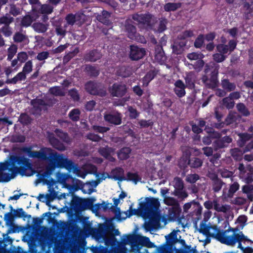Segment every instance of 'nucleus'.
<instances>
[{
    "mask_svg": "<svg viewBox=\"0 0 253 253\" xmlns=\"http://www.w3.org/2000/svg\"><path fill=\"white\" fill-rule=\"evenodd\" d=\"M80 111L78 109H74L69 114L70 118L73 121H77L79 118Z\"/></svg>",
    "mask_w": 253,
    "mask_h": 253,
    "instance_id": "obj_60",
    "label": "nucleus"
},
{
    "mask_svg": "<svg viewBox=\"0 0 253 253\" xmlns=\"http://www.w3.org/2000/svg\"><path fill=\"white\" fill-rule=\"evenodd\" d=\"M126 30L128 33V36L130 39L141 43H145L146 42L143 36H140L136 33L135 28L133 26L131 25H127L126 27Z\"/></svg>",
    "mask_w": 253,
    "mask_h": 253,
    "instance_id": "obj_13",
    "label": "nucleus"
},
{
    "mask_svg": "<svg viewBox=\"0 0 253 253\" xmlns=\"http://www.w3.org/2000/svg\"><path fill=\"white\" fill-rule=\"evenodd\" d=\"M100 56L101 54L100 53L97 51H93L90 53L87 59L91 61H95L97 59H99Z\"/></svg>",
    "mask_w": 253,
    "mask_h": 253,
    "instance_id": "obj_55",
    "label": "nucleus"
},
{
    "mask_svg": "<svg viewBox=\"0 0 253 253\" xmlns=\"http://www.w3.org/2000/svg\"><path fill=\"white\" fill-rule=\"evenodd\" d=\"M182 5L180 2L177 3H171L169 2L166 3L164 6V9L166 11H175L178 8H180Z\"/></svg>",
    "mask_w": 253,
    "mask_h": 253,
    "instance_id": "obj_32",
    "label": "nucleus"
},
{
    "mask_svg": "<svg viewBox=\"0 0 253 253\" xmlns=\"http://www.w3.org/2000/svg\"><path fill=\"white\" fill-rule=\"evenodd\" d=\"M129 212L128 217L133 214H137L144 219H155L158 216V199L152 197L146 198L143 200L141 199L138 209H130ZM123 214L125 215L123 219L127 217V212H124Z\"/></svg>",
    "mask_w": 253,
    "mask_h": 253,
    "instance_id": "obj_2",
    "label": "nucleus"
},
{
    "mask_svg": "<svg viewBox=\"0 0 253 253\" xmlns=\"http://www.w3.org/2000/svg\"><path fill=\"white\" fill-rule=\"evenodd\" d=\"M250 202L247 197L245 198L242 196L237 197L232 201V203L235 205L239 206H246L247 207L249 206Z\"/></svg>",
    "mask_w": 253,
    "mask_h": 253,
    "instance_id": "obj_26",
    "label": "nucleus"
},
{
    "mask_svg": "<svg viewBox=\"0 0 253 253\" xmlns=\"http://www.w3.org/2000/svg\"><path fill=\"white\" fill-rule=\"evenodd\" d=\"M247 219V216H246L245 215H240L237 219L236 221V223L239 224L241 228H243L246 224Z\"/></svg>",
    "mask_w": 253,
    "mask_h": 253,
    "instance_id": "obj_50",
    "label": "nucleus"
},
{
    "mask_svg": "<svg viewBox=\"0 0 253 253\" xmlns=\"http://www.w3.org/2000/svg\"><path fill=\"white\" fill-rule=\"evenodd\" d=\"M240 184L237 181L234 182L229 185V190L227 192L225 189L223 190L222 196L225 198H231L233 197L234 194L239 189Z\"/></svg>",
    "mask_w": 253,
    "mask_h": 253,
    "instance_id": "obj_15",
    "label": "nucleus"
},
{
    "mask_svg": "<svg viewBox=\"0 0 253 253\" xmlns=\"http://www.w3.org/2000/svg\"><path fill=\"white\" fill-rule=\"evenodd\" d=\"M226 55H223L219 52L212 55L213 60L217 63H220L224 61L226 59Z\"/></svg>",
    "mask_w": 253,
    "mask_h": 253,
    "instance_id": "obj_46",
    "label": "nucleus"
},
{
    "mask_svg": "<svg viewBox=\"0 0 253 253\" xmlns=\"http://www.w3.org/2000/svg\"><path fill=\"white\" fill-rule=\"evenodd\" d=\"M200 179V176L198 174L194 173V174H188L186 177L185 180L192 184H194L198 179Z\"/></svg>",
    "mask_w": 253,
    "mask_h": 253,
    "instance_id": "obj_43",
    "label": "nucleus"
},
{
    "mask_svg": "<svg viewBox=\"0 0 253 253\" xmlns=\"http://www.w3.org/2000/svg\"><path fill=\"white\" fill-rule=\"evenodd\" d=\"M231 228L223 232L217 228L215 225L209 223L202 222L200 225L199 232L207 237H211L224 244H232L234 242V235L231 233Z\"/></svg>",
    "mask_w": 253,
    "mask_h": 253,
    "instance_id": "obj_3",
    "label": "nucleus"
},
{
    "mask_svg": "<svg viewBox=\"0 0 253 253\" xmlns=\"http://www.w3.org/2000/svg\"><path fill=\"white\" fill-rule=\"evenodd\" d=\"M219 68V65L215 63L206 66L205 72L206 73L211 72V77L210 78H208L207 77L204 76L202 80L206 86L208 88H213L217 86L218 83L217 76Z\"/></svg>",
    "mask_w": 253,
    "mask_h": 253,
    "instance_id": "obj_5",
    "label": "nucleus"
},
{
    "mask_svg": "<svg viewBox=\"0 0 253 253\" xmlns=\"http://www.w3.org/2000/svg\"><path fill=\"white\" fill-rule=\"evenodd\" d=\"M220 173L223 178H229L233 175L232 172L225 169H221L220 170Z\"/></svg>",
    "mask_w": 253,
    "mask_h": 253,
    "instance_id": "obj_63",
    "label": "nucleus"
},
{
    "mask_svg": "<svg viewBox=\"0 0 253 253\" xmlns=\"http://www.w3.org/2000/svg\"><path fill=\"white\" fill-rule=\"evenodd\" d=\"M126 87L124 84H114L110 89V92L113 96H123L126 92Z\"/></svg>",
    "mask_w": 253,
    "mask_h": 253,
    "instance_id": "obj_17",
    "label": "nucleus"
},
{
    "mask_svg": "<svg viewBox=\"0 0 253 253\" xmlns=\"http://www.w3.org/2000/svg\"><path fill=\"white\" fill-rule=\"evenodd\" d=\"M31 147H25L23 149V151L27 154V155L31 158H38L41 160L48 161V166L44 171H40L39 173V178L42 181L44 184L48 186L49 194L46 197L49 199L51 198H54L56 194L54 190L55 182L52 179L50 180H45V177L50 175L52 170L56 168H65L70 172L75 174L77 176L84 178L88 173H93L96 171V168L91 164H86L82 168L83 171L73 164L72 162L68 160L63 155H57L53 151L47 148L41 149L39 151H33Z\"/></svg>",
    "mask_w": 253,
    "mask_h": 253,
    "instance_id": "obj_1",
    "label": "nucleus"
},
{
    "mask_svg": "<svg viewBox=\"0 0 253 253\" xmlns=\"http://www.w3.org/2000/svg\"><path fill=\"white\" fill-rule=\"evenodd\" d=\"M238 111L244 116H249L250 114V111L248 110L245 105L242 103H238L236 106Z\"/></svg>",
    "mask_w": 253,
    "mask_h": 253,
    "instance_id": "obj_37",
    "label": "nucleus"
},
{
    "mask_svg": "<svg viewBox=\"0 0 253 253\" xmlns=\"http://www.w3.org/2000/svg\"><path fill=\"white\" fill-rule=\"evenodd\" d=\"M240 139L238 141V145L240 147H243L247 141L250 140L251 138L250 134L247 133L240 134Z\"/></svg>",
    "mask_w": 253,
    "mask_h": 253,
    "instance_id": "obj_35",
    "label": "nucleus"
},
{
    "mask_svg": "<svg viewBox=\"0 0 253 253\" xmlns=\"http://www.w3.org/2000/svg\"><path fill=\"white\" fill-rule=\"evenodd\" d=\"M110 17V14L107 11H102V15H98L97 17L98 20L104 23L108 24L109 21L108 18Z\"/></svg>",
    "mask_w": 253,
    "mask_h": 253,
    "instance_id": "obj_38",
    "label": "nucleus"
},
{
    "mask_svg": "<svg viewBox=\"0 0 253 253\" xmlns=\"http://www.w3.org/2000/svg\"><path fill=\"white\" fill-rule=\"evenodd\" d=\"M32 104L34 108L39 109L40 110L44 109V103L41 99H37L36 100H33L32 101Z\"/></svg>",
    "mask_w": 253,
    "mask_h": 253,
    "instance_id": "obj_44",
    "label": "nucleus"
},
{
    "mask_svg": "<svg viewBox=\"0 0 253 253\" xmlns=\"http://www.w3.org/2000/svg\"><path fill=\"white\" fill-rule=\"evenodd\" d=\"M204 43V36L200 35L196 39L194 42V46L196 48H200Z\"/></svg>",
    "mask_w": 253,
    "mask_h": 253,
    "instance_id": "obj_58",
    "label": "nucleus"
},
{
    "mask_svg": "<svg viewBox=\"0 0 253 253\" xmlns=\"http://www.w3.org/2000/svg\"><path fill=\"white\" fill-rule=\"evenodd\" d=\"M179 230H173L170 234L165 236L166 243L159 247V253H173L172 246L179 242L177 233Z\"/></svg>",
    "mask_w": 253,
    "mask_h": 253,
    "instance_id": "obj_7",
    "label": "nucleus"
},
{
    "mask_svg": "<svg viewBox=\"0 0 253 253\" xmlns=\"http://www.w3.org/2000/svg\"><path fill=\"white\" fill-rule=\"evenodd\" d=\"M127 196V194L126 193H125V192H122L119 195V198H114L113 199V202H114V205L117 207L118 206L119 204H121V203H122L123 201H124V199L125 198H126Z\"/></svg>",
    "mask_w": 253,
    "mask_h": 253,
    "instance_id": "obj_48",
    "label": "nucleus"
},
{
    "mask_svg": "<svg viewBox=\"0 0 253 253\" xmlns=\"http://www.w3.org/2000/svg\"><path fill=\"white\" fill-rule=\"evenodd\" d=\"M213 204H214V210L217 212L226 213L230 210V206L229 205H220L217 199H214V203Z\"/></svg>",
    "mask_w": 253,
    "mask_h": 253,
    "instance_id": "obj_27",
    "label": "nucleus"
},
{
    "mask_svg": "<svg viewBox=\"0 0 253 253\" xmlns=\"http://www.w3.org/2000/svg\"><path fill=\"white\" fill-rule=\"evenodd\" d=\"M189 158L187 156H184L180 158L179 161V166L180 168H185L189 165Z\"/></svg>",
    "mask_w": 253,
    "mask_h": 253,
    "instance_id": "obj_56",
    "label": "nucleus"
},
{
    "mask_svg": "<svg viewBox=\"0 0 253 253\" xmlns=\"http://www.w3.org/2000/svg\"><path fill=\"white\" fill-rule=\"evenodd\" d=\"M15 176V174H9L4 172V170L0 169V181L8 182Z\"/></svg>",
    "mask_w": 253,
    "mask_h": 253,
    "instance_id": "obj_30",
    "label": "nucleus"
},
{
    "mask_svg": "<svg viewBox=\"0 0 253 253\" xmlns=\"http://www.w3.org/2000/svg\"><path fill=\"white\" fill-rule=\"evenodd\" d=\"M17 51V47L15 45H11L8 49V57L7 59L8 60H11L14 54L16 53Z\"/></svg>",
    "mask_w": 253,
    "mask_h": 253,
    "instance_id": "obj_59",
    "label": "nucleus"
},
{
    "mask_svg": "<svg viewBox=\"0 0 253 253\" xmlns=\"http://www.w3.org/2000/svg\"><path fill=\"white\" fill-rule=\"evenodd\" d=\"M131 152L129 148H124L120 150L118 155L119 159L121 160H125L129 157V155Z\"/></svg>",
    "mask_w": 253,
    "mask_h": 253,
    "instance_id": "obj_36",
    "label": "nucleus"
},
{
    "mask_svg": "<svg viewBox=\"0 0 253 253\" xmlns=\"http://www.w3.org/2000/svg\"><path fill=\"white\" fill-rule=\"evenodd\" d=\"M33 21L32 19L29 16L24 17L21 22V24L24 26H29L31 25Z\"/></svg>",
    "mask_w": 253,
    "mask_h": 253,
    "instance_id": "obj_61",
    "label": "nucleus"
},
{
    "mask_svg": "<svg viewBox=\"0 0 253 253\" xmlns=\"http://www.w3.org/2000/svg\"><path fill=\"white\" fill-rule=\"evenodd\" d=\"M222 104L226 108L230 109H232L235 105V102L229 96L224 98L222 100Z\"/></svg>",
    "mask_w": 253,
    "mask_h": 253,
    "instance_id": "obj_39",
    "label": "nucleus"
},
{
    "mask_svg": "<svg viewBox=\"0 0 253 253\" xmlns=\"http://www.w3.org/2000/svg\"><path fill=\"white\" fill-rule=\"evenodd\" d=\"M186 42V41H180L176 39L172 45L173 52L176 54L182 53Z\"/></svg>",
    "mask_w": 253,
    "mask_h": 253,
    "instance_id": "obj_18",
    "label": "nucleus"
},
{
    "mask_svg": "<svg viewBox=\"0 0 253 253\" xmlns=\"http://www.w3.org/2000/svg\"><path fill=\"white\" fill-rule=\"evenodd\" d=\"M202 209L200 203L195 200L186 203L183 206V213H187L188 216L195 221L201 219Z\"/></svg>",
    "mask_w": 253,
    "mask_h": 253,
    "instance_id": "obj_6",
    "label": "nucleus"
},
{
    "mask_svg": "<svg viewBox=\"0 0 253 253\" xmlns=\"http://www.w3.org/2000/svg\"><path fill=\"white\" fill-rule=\"evenodd\" d=\"M164 203L168 206H171L169 208L167 212L163 213L159 210V228L164 227L167 223L168 221H174L180 217L181 209L177 200L173 197H165Z\"/></svg>",
    "mask_w": 253,
    "mask_h": 253,
    "instance_id": "obj_4",
    "label": "nucleus"
},
{
    "mask_svg": "<svg viewBox=\"0 0 253 253\" xmlns=\"http://www.w3.org/2000/svg\"><path fill=\"white\" fill-rule=\"evenodd\" d=\"M124 171L122 168L115 169L112 171L110 178L120 181H131L135 184L141 180L140 176L136 173L128 172L126 178L124 176Z\"/></svg>",
    "mask_w": 253,
    "mask_h": 253,
    "instance_id": "obj_8",
    "label": "nucleus"
},
{
    "mask_svg": "<svg viewBox=\"0 0 253 253\" xmlns=\"http://www.w3.org/2000/svg\"><path fill=\"white\" fill-rule=\"evenodd\" d=\"M154 77V73L153 71L150 72L147 74L143 79V84L147 85L149 82L153 79Z\"/></svg>",
    "mask_w": 253,
    "mask_h": 253,
    "instance_id": "obj_54",
    "label": "nucleus"
},
{
    "mask_svg": "<svg viewBox=\"0 0 253 253\" xmlns=\"http://www.w3.org/2000/svg\"><path fill=\"white\" fill-rule=\"evenodd\" d=\"M221 85L224 90L228 92L233 91L236 88V84L234 83L230 82L228 79L222 80Z\"/></svg>",
    "mask_w": 253,
    "mask_h": 253,
    "instance_id": "obj_23",
    "label": "nucleus"
},
{
    "mask_svg": "<svg viewBox=\"0 0 253 253\" xmlns=\"http://www.w3.org/2000/svg\"><path fill=\"white\" fill-rule=\"evenodd\" d=\"M99 152L102 156L108 159L110 161H113L114 159L113 155L114 154V151L112 148L105 147L101 149Z\"/></svg>",
    "mask_w": 253,
    "mask_h": 253,
    "instance_id": "obj_25",
    "label": "nucleus"
},
{
    "mask_svg": "<svg viewBox=\"0 0 253 253\" xmlns=\"http://www.w3.org/2000/svg\"><path fill=\"white\" fill-rule=\"evenodd\" d=\"M194 36L193 31L191 30H186L178 35L177 39L180 41H185L187 38L192 37Z\"/></svg>",
    "mask_w": 253,
    "mask_h": 253,
    "instance_id": "obj_34",
    "label": "nucleus"
},
{
    "mask_svg": "<svg viewBox=\"0 0 253 253\" xmlns=\"http://www.w3.org/2000/svg\"><path fill=\"white\" fill-rule=\"evenodd\" d=\"M238 231V229L237 228H231V233L234 236L233 239L234 240V243L232 244H226L228 246H233L236 243H238V247L241 249L242 250H244V248L242 246L241 242L244 241L248 240L246 237L244 236L242 232H240L239 233H237Z\"/></svg>",
    "mask_w": 253,
    "mask_h": 253,
    "instance_id": "obj_12",
    "label": "nucleus"
},
{
    "mask_svg": "<svg viewBox=\"0 0 253 253\" xmlns=\"http://www.w3.org/2000/svg\"><path fill=\"white\" fill-rule=\"evenodd\" d=\"M225 183L221 179H218L211 183L212 189L214 192H218L222 188L223 185Z\"/></svg>",
    "mask_w": 253,
    "mask_h": 253,
    "instance_id": "obj_31",
    "label": "nucleus"
},
{
    "mask_svg": "<svg viewBox=\"0 0 253 253\" xmlns=\"http://www.w3.org/2000/svg\"><path fill=\"white\" fill-rule=\"evenodd\" d=\"M49 140L50 144L55 148L61 151L65 150V148L64 145L53 136H50Z\"/></svg>",
    "mask_w": 253,
    "mask_h": 253,
    "instance_id": "obj_29",
    "label": "nucleus"
},
{
    "mask_svg": "<svg viewBox=\"0 0 253 253\" xmlns=\"http://www.w3.org/2000/svg\"><path fill=\"white\" fill-rule=\"evenodd\" d=\"M132 18L138 23L142 24L146 27L151 25L154 21L153 16L149 14H135L133 15Z\"/></svg>",
    "mask_w": 253,
    "mask_h": 253,
    "instance_id": "obj_11",
    "label": "nucleus"
},
{
    "mask_svg": "<svg viewBox=\"0 0 253 253\" xmlns=\"http://www.w3.org/2000/svg\"><path fill=\"white\" fill-rule=\"evenodd\" d=\"M230 153L232 157L236 161H239L241 159L242 155V151L238 148H234L230 150Z\"/></svg>",
    "mask_w": 253,
    "mask_h": 253,
    "instance_id": "obj_40",
    "label": "nucleus"
},
{
    "mask_svg": "<svg viewBox=\"0 0 253 253\" xmlns=\"http://www.w3.org/2000/svg\"><path fill=\"white\" fill-rule=\"evenodd\" d=\"M12 21V18L9 16H5L0 18V24H3L4 25H7Z\"/></svg>",
    "mask_w": 253,
    "mask_h": 253,
    "instance_id": "obj_62",
    "label": "nucleus"
},
{
    "mask_svg": "<svg viewBox=\"0 0 253 253\" xmlns=\"http://www.w3.org/2000/svg\"><path fill=\"white\" fill-rule=\"evenodd\" d=\"M85 89L86 90L92 94H95L97 93L95 90V85L92 82H89L85 84Z\"/></svg>",
    "mask_w": 253,
    "mask_h": 253,
    "instance_id": "obj_51",
    "label": "nucleus"
},
{
    "mask_svg": "<svg viewBox=\"0 0 253 253\" xmlns=\"http://www.w3.org/2000/svg\"><path fill=\"white\" fill-rule=\"evenodd\" d=\"M145 54V50L144 48L138 47L136 46H131L130 57L132 60H137L142 58Z\"/></svg>",
    "mask_w": 253,
    "mask_h": 253,
    "instance_id": "obj_14",
    "label": "nucleus"
},
{
    "mask_svg": "<svg viewBox=\"0 0 253 253\" xmlns=\"http://www.w3.org/2000/svg\"><path fill=\"white\" fill-rule=\"evenodd\" d=\"M175 88L174 91L175 93L179 97H182L185 94V85L182 81L178 80L174 83Z\"/></svg>",
    "mask_w": 253,
    "mask_h": 253,
    "instance_id": "obj_19",
    "label": "nucleus"
},
{
    "mask_svg": "<svg viewBox=\"0 0 253 253\" xmlns=\"http://www.w3.org/2000/svg\"><path fill=\"white\" fill-rule=\"evenodd\" d=\"M203 161L200 158L193 157L189 160V165L192 168L197 169L203 165Z\"/></svg>",
    "mask_w": 253,
    "mask_h": 253,
    "instance_id": "obj_28",
    "label": "nucleus"
},
{
    "mask_svg": "<svg viewBox=\"0 0 253 253\" xmlns=\"http://www.w3.org/2000/svg\"><path fill=\"white\" fill-rule=\"evenodd\" d=\"M174 190L172 195L178 199L183 200L188 197V193L184 189L183 181L179 177H175L173 181Z\"/></svg>",
    "mask_w": 253,
    "mask_h": 253,
    "instance_id": "obj_10",
    "label": "nucleus"
},
{
    "mask_svg": "<svg viewBox=\"0 0 253 253\" xmlns=\"http://www.w3.org/2000/svg\"><path fill=\"white\" fill-rule=\"evenodd\" d=\"M11 161L13 165H17L20 168L25 169L27 171H22L20 170L18 172L22 175L31 176L34 174V172L32 170L31 164L29 163V160L24 157H11Z\"/></svg>",
    "mask_w": 253,
    "mask_h": 253,
    "instance_id": "obj_9",
    "label": "nucleus"
},
{
    "mask_svg": "<svg viewBox=\"0 0 253 253\" xmlns=\"http://www.w3.org/2000/svg\"><path fill=\"white\" fill-rule=\"evenodd\" d=\"M213 147L214 151H217L218 149L227 147V145H224L221 139L220 138L213 142Z\"/></svg>",
    "mask_w": 253,
    "mask_h": 253,
    "instance_id": "obj_47",
    "label": "nucleus"
},
{
    "mask_svg": "<svg viewBox=\"0 0 253 253\" xmlns=\"http://www.w3.org/2000/svg\"><path fill=\"white\" fill-rule=\"evenodd\" d=\"M38 9H40L42 13L49 14L52 11V7L46 4L40 5Z\"/></svg>",
    "mask_w": 253,
    "mask_h": 253,
    "instance_id": "obj_53",
    "label": "nucleus"
},
{
    "mask_svg": "<svg viewBox=\"0 0 253 253\" xmlns=\"http://www.w3.org/2000/svg\"><path fill=\"white\" fill-rule=\"evenodd\" d=\"M84 17V15L83 13H78L75 15L69 14L66 17V20L69 24L73 25L76 21L83 22Z\"/></svg>",
    "mask_w": 253,
    "mask_h": 253,
    "instance_id": "obj_21",
    "label": "nucleus"
},
{
    "mask_svg": "<svg viewBox=\"0 0 253 253\" xmlns=\"http://www.w3.org/2000/svg\"><path fill=\"white\" fill-rule=\"evenodd\" d=\"M1 32L6 37H9L12 34V32L10 30L9 26L7 25H4L2 28H1Z\"/></svg>",
    "mask_w": 253,
    "mask_h": 253,
    "instance_id": "obj_64",
    "label": "nucleus"
},
{
    "mask_svg": "<svg viewBox=\"0 0 253 253\" xmlns=\"http://www.w3.org/2000/svg\"><path fill=\"white\" fill-rule=\"evenodd\" d=\"M216 50L218 52L223 55L227 53L228 51H229L228 45L221 43L216 45Z\"/></svg>",
    "mask_w": 253,
    "mask_h": 253,
    "instance_id": "obj_49",
    "label": "nucleus"
},
{
    "mask_svg": "<svg viewBox=\"0 0 253 253\" xmlns=\"http://www.w3.org/2000/svg\"><path fill=\"white\" fill-rule=\"evenodd\" d=\"M105 120L115 125H119L121 122V117L120 114H116L115 115H106L104 116Z\"/></svg>",
    "mask_w": 253,
    "mask_h": 253,
    "instance_id": "obj_24",
    "label": "nucleus"
},
{
    "mask_svg": "<svg viewBox=\"0 0 253 253\" xmlns=\"http://www.w3.org/2000/svg\"><path fill=\"white\" fill-rule=\"evenodd\" d=\"M242 192L246 195L250 202L253 201V184H245L242 187Z\"/></svg>",
    "mask_w": 253,
    "mask_h": 253,
    "instance_id": "obj_22",
    "label": "nucleus"
},
{
    "mask_svg": "<svg viewBox=\"0 0 253 253\" xmlns=\"http://www.w3.org/2000/svg\"><path fill=\"white\" fill-rule=\"evenodd\" d=\"M243 17L246 20L250 19L253 16V0L245 2L243 7Z\"/></svg>",
    "mask_w": 253,
    "mask_h": 253,
    "instance_id": "obj_16",
    "label": "nucleus"
},
{
    "mask_svg": "<svg viewBox=\"0 0 253 253\" xmlns=\"http://www.w3.org/2000/svg\"><path fill=\"white\" fill-rule=\"evenodd\" d=\"M26 79V74L23 72L19 73L13 78L8 80L6 81L7 84H16L18 81L24 80Z\"/></svg>",
    "mask_w": 253,
    "mask_h": 253,
    "instance_id": "obj_33",
    "label": "nucleus"
},
{
    "mask_svg": "<svg viewBox=\"0 0 253 253\" xmlns=\"http://www.w3.org/2000/svg\"><path fill=\"white\" fill-rule=\"evenodd\" d=\"M187 57L191 60H198L202 59L204 57V55L198 52H192L187 55Z\"/></svg>",
    "mask_w": 253,
    "mask_h": 253,
    "instance_id": "obj_42",
    "label": "nucleus"
},
{
    "mask_svg": "<svg viewBox=\"0 0 253 253\" xmlns=\"http://www.w3.org/2000/svg\"><path fill=\"white\" fill-rule=\"evenodd\" d=\"M51 94L55 96H62L64 95V91L59 87H53L49 89Z\"/></svg>",
    "mask_w": 253,
    "mask_h": 253,
    "instance_id": "obj_45",
    "label": "nucleus"
},
{
    "mask_svg": "<svg viewBox=\"0 0 253 253\" xmlns=\"http://www.w3.org/2000/svg\"><path fill=\"white\" fill-rule=\"evenodd\" d=\"M98 184V182L95 181L87 182L83 185L82 191L85 194H90L95 191V189Z\"/></svg>",
    "mask_w": 253,
    "mask_h": 253,
    "instance_id": "obj_20",
    "label": "nucleus"
},
{
    "mask_svg": "<svg viewBox=\"0 0 253 253\" xmlns=\"http://www.w3.org/2000/svg\"><path fill=\"white\" fill-rule=\"evenodd\" d=\"M202 150L203 151L204 154L207 157H210L213 155V147H204L202 148Z\"/></svg>",
    "mask_w": 253,
    "mask_h": 253,
    "instance_id": "obj_57",
    "label": "nucleus"
},
{
    "mask_svg": "<svg viewBox=\"0 0 253 253\" xmlns=\"http://www.w3.org/2000/svg\"><path fill=\"white\" fill-rule=\"evenodd\" d=\"M33 64L31 61L27 62L23 68L22 72L25 74L30 73L32 71Z\"/></svg>",
    "mask_w": 253,
    "mask_h": 253,
    "instance_id": "obj_52",
    "label": "nucleus"
},
{
    "mask_svg": "<svg viewBox=\"0 0 253 253\" xmlns=\"http://www.w3.org/2000/svg\"><path fill=\"white\" fill-rule=\"evenodd\" d=\"M33 27L34 30L39 33H43L45 32L47 28L46 25L40 23H35Z\"/></svg>",
    "mask_w": 253,
    "mask_h": 253,
    "instance_id": "obj_41",
    "label": "nucleus"
}]
</instances>
